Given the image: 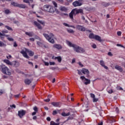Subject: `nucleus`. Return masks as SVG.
I'll return each mask as SVG.
<instances>
[{"label": "nucleus", "mask_w": 125, "mask_h": 125, "mask_svg": "<svg viewBox=\"0 0 125 125\" xmlns=\"http://www.w3.org/2000/svg\"><path fill=\"white\" fill-rule=\"evenodd\" d=\"M43 36H44V38L46 39L47 41L49 42L50 43H55V41H54V39H53L52 38L54 37V35L52 33H50L49 35L43 33Z\"/></svg>", "instance_id": "obj_1"}, {"label": "nucleus", "mask_w": 125, "mask_h": 125, "mask_svg": "<svg viewBox=\"0 0 125 125\" xmlns=\"http://www.w3.org/2000/svg\"><path fill=\"white\" fill-rule=\"evenodd\" d=\"M21 54H22L25 58H26L27 59H29V56H28V54L27 53H28L29 56H32V51H29V49H27L26 48H24L23 50H22L21 51Z\"/></svg>", "instance_id": "obj_2"}, {"label": "nucleus", "mask_w": 125, "mask_h": 125, "mask_svg": "<svg viewBox=\"0 0 125 125\" xmlns=\"http://www.w3.org/2000/svg\"><path fill=\"white\" fill-rule=\"evenodd\" d=\"M0 69H1V72L2 73H3V74H4L5 75H7L8 76H10V75H11V72H10V70H9L7 67L3 65L2 63L0 65Z\"/></svg>", "instance_id": "obj_3"}, {"label": "nucleus", "mask_w": 125, "mask_h": 125, "mask_svg": "<svg viewBox=\"0 0 125 125\" xmlns=\"http://www.w3.org/2000/svg\"><path fill=\"white\" fill-rule=\"evenodd\" d=\"M74 50L76 51V52H77L78 53H83L85 50H84V49L75 45Z\"/></svg>", "instance_id": "obj_4"}, {"label": "nucleus", "mask_w": 125, "mask_h": 125, "mask_svg": "<svg viewBox=\"0 0 125 125\" xmlns=\"http://www.w3.org/2000/svg\"><path fill=\"white\" fill-rule=\"evenodd\" d=\"M77 12H78L77 9H74L69 13V17L71 20H74V15L76 16L78 14Z\"/></svg>", "instance_id": "obj_5"}, {"label": "nucleus", "mask_w": 125, "mask_h": 125, "mask_svg": "<svg viewBox=\"0 0 125 125\" xmlns=\"http://www.w3.org/2000/svg\"><path fill=\"white\" fill-rule=\"evenodd\" d=\"M25 115H26V110L21 109L18 111V116H19L21 119H22Z\"/></svg>", "instance_id": "obj_6"}, {"label": "nucleus", "mask_w": 125, "mask_h": 125, "mask_svg": "<svg viewBox=\"0 0 125 125\" xmlns=\"http://www.w3.org/2000/svg\"><path fill=\"white\" fill-rule=\"evenodd\" d=\"M76 28L77 30H79V31H81V32H85V27L82 25H77L76 26Z\"/></svg>", "instance_id": "obj_7"}, {"label": "nucleus", "mask_w": 125, "mask_h": 125, "mask_svg": "<svg viewBox=\"0 0 125 125\" xmlns=\"http://www.w3.org/2000/svg\"><path fill=\"white\" fill-rule=\"evenodd\" d=\"M73 6L77 7V6H82L83 5V2L79 1H75L72 3Z\"/></svg>", "instance_id": "obj_8"}, {"label": "nucleus", "mask_w": 125, "mask_h": 125, "mask_svg": "<svg viewBox=\"0 0 125 125\" xmlns=\"http://www.w3.org/2000/svg\"><path fill=\"white\" fill-rule=\"evenodd\" d=\"M115 69H116V70H117L118 71H119L120 73H123V72H124V69H123V67L119 65H115Z\"/></svg>", "instance_id": "obj_9"}, {"label": "nucleus", "mask_w": 125, "mask_h": 125, "mask_svg": "<svg viewBox=\"0 0 125 125\" xmlns=\"http://www.w3.org/2000/svg\"><path fill=\"white\" fill-rule=\"evenodd\" d=\"M53 47L54 48H56L57 49H58L59 50H60L62 48V46L59 44H55L53 45Z\"/></svg>", "instance_id": "obj_10"}, {"label": "nucleus", "mask_w": 125, "mask_h": 125, "mask_svg": "<svg viewBox=\"0 0 125 125\" xmlns=\"http://www.w3.org/2000/svg\"><path fill=\"white\" fill-rule=\"evenodd\" d=\"M56 11V9L51 6H50L49 10H48V12L50 13H54Z\"/></svg>", "instance_id": "obj_11"}, {"label": "nucleus", "mask_w": 125, "mask_h": 125, "mask_svg": "<svg viewBox=\"0 0 125 125\" xmlns=\"http://www.w3.org/2000/svg\"><path fill=\"white\" fill-rule=\"evenodd\" d=\"M34 24L35 26H36V27L38 28V29L40 30H42V25H41L40 23H38V22L34 21Z\"/></svg>", "instance_id": "obj_12"}, {"label": "nucleus", "mask_w": 125, "mask_h": 125, "mask_svg": "<svg viewBox=\"0 0 125 125\" xmlns=\"http://www.w3.org/2000/svg\"><path fill=\"white\" fill-rule=\"evenodd\" d=\"M33 110L35 111L34 112H32V116H35L39 112V110L38 109V107L37 106H35L33 107Z\"/></svg>", "instance_id": "obj_13"}, {"label": "nucleus", "mask_w": 125, "mask_h": 125, "mask_svg": "<svg viewBox=\"0 0 125 125\" xmlns=\"http://www.w3.org/2000/svg\"><path fill=\"white\" fill-rule=\"evenodd\" d=\"M8 65H10V66H13V67H18L19 66V63H7Z\"/></svg>", "instance_id": "obj_14"}, {"label": "nucleus", "mask_w": 125, "mask_h": 125, "mask_svg": "<svg viewBox=\"0 0 125 125\" xmlns=\"http://www.w3.org/2000/svg\"><path fill=\"white\" fill-rule=\"evenodd\" d=\"M51 104L54 106V107H60V104L58 102H52Z\"/></svg>", "instance_id": "obj_15"}, {"label": "nucleus", "mask_w": 125, "mask_h": 125, "mask_svg": "<svg viewBox=\"0 0 125 125\" xmlns=\"http://www.w3.org/2000/svg\"><path fill=\"white\" fill-rule=\"evenodd\" d=\"M81 71L83 73V74L84 75H85V74H87V73H88L89 72L88 69H86V68H83L81 70Z\"/></svg>", "instance_id": "obj_16"}, {"label": "nucleus", "mask_w": 125, "mask_h": 125, "mask_svg": "<svg viewBox=\"0 0 125 125\" xmlns=\"http://www.w3.org/2000/svg\"><path fill=\"white\" fill-rule=\"evenodd\" d=\"M94 39L96 41H98V42H102V39H101V37H100V36L98 35H95Z\"/></svg>", "instance_id": "obj_17"}, {"label": "nucleus", "mask_w": 125, "mask_h": 125, "mask_svg": "<svg viewBox=\"0 0 125 125\" xmlns=\"http://www.w3.org/2000/svg\"><path fill=\"white\" fill-rule=\"evenodd\" d=\"M50 7V5H45L43 6V9H44V11H47L48 12Z\"/></svg>", "instance_id": "obj_18"}, {"label": "nucleus", "mask_w": 125, "mask_h": 125, "mask_svg": "<svg viewBox=\"0 0 125 125\" xmlns=\"http://www.w3.org/2000/svg\"><path fill=\"white\" fill-rule=\"evenodd\" d=\"M68 9L65 7H60V11H64V12H66Z\"/></svg>", "instance_id": "obj_19"}, {"label": "nucleus", "mask_w": 125, "mask_h": 125, "mask_svg": "<svg viewBox=\"0 0 125 125\" xmlns=\"http://www.w3.org/2000/svg\"><path fill=\"white\" fill-rule=\"evenodd\" d=\"M63 25H64L65 27H70V28H73V29H76V27H75V26L74 25H70L66 23H64Z\"/></svg>", "instance_id": "obj_20"}, {"label": "nucleus", "mask_w": 125, "mask_h": 125, "mask_svg": "<svg viewBox=\"0 0 125 125\" xmlns=\"http://www.w3.org/2000/svg\"><path fill=\"white\" fill-rule=\"evenodd\" d=\"M67 43L69 45V46H71V47H73L74 48L75 46H76V44H74L72 43L71 42L67 41Z\"/></svg>", "instance_id": "obj_21"}, {"label": "nucleus", "mask_w": 125, "mask_h": 125, "mask_svg": "<svg viewBox=\"0 0 125 125\" xmlns=\"http://www.w3.org/2000/svg\"><path fill=\"white\" fill-rule=\"evenodd\" d=\"M77 13L79 14V13H81L82 15L83 14V10L82 9H77Z\"/></svg>", "instance_id": "obj_22"}, {"label": "nucleus", "mask_w": 125, "mask_h": 125, "mask_svg": "<svg viewBox=\"0 0 125 125\" xmlns=\"http://www.w3.org/2000/svg\"><path fill=\"white\" fill-rule=\"evenodd\" d=\"M6 44L3 43V42H1L0 41V47H6Z\"/></svg>", "instance_id": "obj_23"}, {"label": "nucleus", "mask_w": 125, "mask_h": 125, "mask_svg": "<svg viewBox=\"0 0 125 125\" xmlns=\"http://www.w3.org/2000/svg\"><path fill=\"white\" fill-rule=\"evenodd\" d=\"M24 83L25 84H29L32 83V82H31V80L29 79H25L24 81Z\"/></svg>", "instance_id": "obj_24"}, {"label": "nucleus", "mask_w": 125, "mask_h": 125, "mask_svg": "<svg viewBox=\"0 0 125 125\" xmlns=\"http://www.w3.org/2000/svg\"><path fill=\"white\" fill-rule=\"evenodd\" d=\"M55 60H57L58 62H60L61 61H62V58L61 57H56L55 58Z\"/></svg>", "instance_id": "obj_25"}, {"label": "nucleus", "mask_w": 125, "mask_h": 125, "mask_svg": "<svg viewBox=\"0 0 125 125\" xmlns=\"http://www.w3.org/2000/svg\"><path fill=\"white\" fill-rule=\"evenodd\" d=\"M62 116L63 117H67L68 116H70V112H68L67 113H66L65 112H62Z\"/></svg>", "instance_id": "obj_26"}, {"label": "nucleus", "mask_w": 125, "mask_h": 125, "mask_svg": "<svg viewBox=\"0 0 125 125\" xmlns=\"http://www.w3.org/2000/svg\"><path fill=\"white\" fill-rule=\"evenodd\" d=\"M86 82L84 83V84L87 85V84H89L90 83V80L85 79Z\"/></svg>", "instance_id": "obj_27"}, {"label": "nucleus", "mask_w": 125, "mask_h": 125, "mask_svg": "<svg viewBox=\"0 0 125 125\" xmlns=\"http://www.w3.org/2000/svg\"><path fill=\"white\" fill-rule=\"evenodd\" d=\"M18 7L20 8H26V5L19 4Z\"/></svg>", "instance_id": "obj_28"}, {"label": "nucleus", "mask_w": 125, "mask_h": 125, "mask_svg": "<svg viewBox=\"0 0 125 125\" xmlns=\"http://www.w3.org/2000/svg\"><path fill=\"white\" fill-rule=\"evenodd\" d=\"M38 21L39 23H40V24H42V25L43 26L45 25V22H44V21H41L39 20H38Z\"/></svg>", "instance_id": "obj_29"}, {"label": "nucleus", "mask_w": 125, "mask_h": 125, "mask_svg": "<svg viewBox=\"0 0 125 125\" xmlns=\"http://www.w3.org/2000/svg\"><path fill=\"white\" fill-rule=\"evenodd\" d=\"M89 39H95V35L93 33H90L89 35Z\"/></svg>", "instance_id": "obj_30"}, {"label": "nucleus", "mask_w": 125, "mask_h": 125, "mask_svg": "<svg viewBox=\"0 0 125 125\" xmlns=\"http://www.w3.org/2000/svg\"><path fill=\"white\" fill-rule=\"evenodd\" d=\"M66 30L68 32V33H69V34H74V33H75V31L73 30V29H67Z\"/></svg>", "instance_id": "obj_31"}, {"label": "nucleus", "mask_w": 125, "mask_h": 125, "mask_svg": "<svg viewBox=\"0 0 125 125\" xmlns=\"http://www.w3.org/2000/svg\"><path fill=\"white\" fill-rule=\"evenodd\" d=\"M32 37H35V39L36 40H39V41H42V39H41L40 37H39V36H36V35H34L32 34Z\"/></svg>", "instance_id": "obj_32"}, {"label": "nucleus", "mask_w": 125, "mask_h": 125, "mask_svg": "<svg viewBox=\"0 0 125 125\" xmlns=\"http://www.w3.org/2000/svg\"><path fill=\"white\" fill-rule=\"evenodd\" d=\"M12 5H13L14 6H16L17 7H18L19 4L18 3H16L15 2H12L11 3Z\"/></svg>", "instance_id": "obj_33"}, {"label": "nucleus", "mask_w": 125, "mask_h": 125, "mask_svg": "<svg viewBox=\"0 0 125 125\" xmlns=\"http://www.w3.org/2000/svg\"><path fill=\"white\" fill-rule=\"evenodd\" d=\"M101 66H102V67H104V69H105V70H108V67H107V66L105 65V63H101Z\"/></svg>", "instance_id": "obj_34"}, {"label": "nucleus", "mask_w": 125, "mask_h": 125, "mask_svg": "<svg viewBox=\"0 0 125 125\" xmlns=\"http://www.w3.org/2000/svg\"><path fill=\"white\" fill-rule=\"evenodd\" d=\"M60 125V123H55V122H53V121H51L50 122V125Z\"/></svg>", "instance_id": "obj_35"}, {"label": "nucleus", "mask_w": 125, "mask_h": 125, "mask_svg": "<svg viewBox=\"0 0 125 125\" xmlns=\"http://www.w3.org/2000/svg\"><path fill=\"white\" fill-rule=\"evenodd\" d=\"M5 28H6V29H7V30H8L9 31H13L12 28L9 27L8 25L5 26Z\"/></svg>", "instance_id": "obj_36"}, {"label": "nucleus", "mask_w": 125, "mask_h": 125, "mask_svg": "<svg viewBox=\"0 0 125 125\" xmlns=\"http://www.w3.org/2000/svg\"><path fill=\"white\" fill-rule=\"evenodd\" d=\"M37 44L39 45V46H41V47L43 46V44L40 42H37Z\"/></svg>", "instance_id": "obj_37"}, {"label": "nucleus", "mask_w": 125, "mask_h": 125, "mask_svg": "<svg viewBox=\"0 0 125 125\" xmlns=\"http://www.w3.org/2000/svg\"><path fill=\"white\" fill-rule=\"evenodd\" d=\"M95 9L92 7H90L88 8V11H92V10H94Z\"/></svg>", "instance_id": "obj_38"}, {"label": "nucleus", "mask_w": 125, "mask_h": 125, "mask_svg": "<svg viewBox=\"0 0 125 125\" xmlns=\"http://www.w3.org/2000/svg\"><path fill=\"white\" fill-rule=\"evenodd\" d=\"M74 118L73 117H68L65 122H68V121H70V120H73Z\"/></svg>", "instance_id": "obj_39"}, {"label": "nucleus", "mask_w": 125, "mask_h": 125, "mask_svg": "<svg viewBox=\"0 0 125 125\" xmlns=\"http://www.w3.org/2000/svg\"><path fill=\"white\" fill-rule=\"evenodd\" d=\"M10 107L11 108V109H15V108H16V105H15V104L10 105Z\"/></svg>", "instance_id": "obj_40"}, {"label": "nucleus", "mask_w": 125, "mask_h": 125, "mask_svg": "<svg viewBox=\"0 0 125 125\" xmlns=\"http://www.w3.org/2000/svg\"><path fill=\"white\" fill-rule=\"evenodd\" d=\"M25 34L27 36H29V37H32V33L30 32H25Z\"/></svg>", "instance_id": "obj_41"}, {"label": "nucleus", "mask_w": 125, "mask_h": 125, "mask_svg": "<svg viewBox=\"0 0 125 125\" xmlns=\"http://www.w3.org/2000/svg\"><path fill=\"white\" fill-rule=\"evenodd\" d=\"M7 40L8 41H9V42H13V41H14V39H13V38H9V37L7 38Z\"/></svg>", "instance_id": "obj_42"}, {"label": "nucleus", "mask_w": 125, "mask_h": 125, "mask_svg": "<svg viewBox=\"0 0 125 125\" xmlns=\"http://www.w3.org/2000/svg\"><path fill=\"white\" fill-rule=\"evenodd\" d=\"M53 4L54 5L55 7H57V3H56V2L55 1H53Z\"/></svg>", "instance_id": "obj_43"}, {"label": "nucleus", "mask_w": 125, "mask_h": 125, "mask_svg": "<svg viewBox=\"0 0 125 125\" xmlns=\"http://www.w3.org/2000/svg\"><path fill=\"white\" fill-rule=\"evenodd\" d=\"M14 47H17V46H18V45L17 44V43H16V42H14V45H13Z\"/></svg>", "instance_id": "obj_44"}, {"label": "nucleus", "mask_w": 125, "mask_h": 125, "mask_svg": "<svg viewBox=\"0 0 125 125\" xmlns=\"http://www.w3.org/2000/svg\"><path fill=\"white\" fill-rule=\"evenodd\" d=\"M93 99V102H97L98 101V99H96V98H95V97H94Z\"/></svg>", "instance_id": "obj_45"}, {"label": "nucleus", "mask_w": 125, "mask_h": 125, "mask_svg": "<svg viewBox=\"0 0 125 125\" xmlns=\"http://www.w3.org/2000/svg\"><path fill=\"white\" fill-rule=\"evenodd\" d=\"M14 97H15V98H19V97H20V94L15 95Z\"/></svg>", "instance_id": "obj_46"}, {"label": "nucleus", "mask_w": 125, "mask_h": 125, "mask_svg": "<svg viewBox=\"0 0 125 125\" xmlns=\"http://www.w3.org/2000/svg\"><path fill=\"white\" fill-rule=\"evenodd\" d=\"M10 12V11H9V10H5V13L6 14H9V13Z\"/></svg>", "instance_id": "obj_47"}, {"label": "nucleus", "mask_w": 125, "mask_h": 125, "mask_svg": "<svg viewBox=\"0 0 125 125\" xmlns=\"http://www.w3.org/2000/svg\"><path fill=\"white\" fill-rule=\"evenodd\" d=\"M33 120H34V121H37V119H38V117H37V116H33V117L32 118Z\"/></svg>", "instance_id": "obj_48"}, {"label": "nucleus", "mask_w": 125, "mask_h": 125, "mask_svg": "<svg viewBox=\"0 0 125 125\" xmlns=\"http://www.w3.org/2000/svg\"><path fill=\"white\" fill-rule=\"evenodd\" d=\"M44 101L45 102H49V101H50V99L48 98V99H45V100H44Z\"/></svg>", "instance_id": "obj_49"}, {"label": "nucleus", "mask_w": 125, "mask_h": 125, "mask_svg": "<svg viewBox=\"0 0 125 125\" xmlns=\"http://www.w3.org/2000/svg\"><path fill=\"white\" fill-rule=\"evenodd\" d=\"M3 62H4V63H10V62L8 60H4Z\"/></svg>", "instance_id": "obj_50"}, {"label": "nucleus", "mask_w": 125, "mask_h": 125, "mask_svg": "<svg viewBox=\"0 0 125 125\" xmlns=\"http://www.w3.org/2000/svg\"><path fill=\"white\" fill-rule=\"evenodd\" d=\"M57 68V67H51L50 69H51V70H56Z\"/></svg>", "instance_id": "obj_51"}, {"label": "nucleus", "mask_w": 125, "mask_h": 125, "mask_svg": "<svg viewBox=\"0 0 125 125\" xmlns=\"http://www.w3.org/2000/svg\"><path fill=\"white\" fill-rule=\"evenodd\" d=\"M53 115L54 116L55 115H57V111L56 110H54L53 111Z\"/></svg>", "instance_id": "obj_52"}, {"label": "nucleus", "mask_w": 125, "mask_h": 125, "mask_svg": "<svg viewBox=\"0 0 125 125\" xmlns=\"http://www.w3.org/2000/svg\"><path fill=\"white\" fill-rule=\"evenodd\" d=\"M90 96L92 98H94V97H95V95H94L93 93H91Z\"/></svg>", "instance_id": "obj_53"}, {"label": "nucleus", "mask_w": 125, "mask_h": 125, "mask_svg": "<svg viewBox=\"0 0 125 125\" xmlns=\"http://www.w3.org/2000/svg\"><path fill=\"white\" fill-rule=\"evenodd\" d=\"M23 2H25V3H30V1L29 0H23Z\"/></svg>", "instance_id": "obj_54"}, {"label": "nucleus", "mask_w": 125, "mask_h": 125, "mask_svg": "<svg viewBox=\"0 0 125 125\" xmlns=\"http://www.w3.org/2000/svg\"><path fill=\"white\" fill-rule=\"evenodd\" d=\"M42 47H44V48H47V49L49 48V47H48V45H44V44H43Z\"/></svg>", "instance_id": "obj_55"}, {"label": "nucleus", "mask_w": 125, "mask_h": 125, "mask_svg": "<svg viewBox=\"0 0 125 125\" xmlns=\"http://www.w3.org/2000/svg\"><path fill=\"white\" fill-rule=\"evenodd\" d=\"M4 93V90H0V95H1V94Z\"/></svg>", "instance_id": "obj_56"}, {"label": "nucleus", "mask_w": 125, "mask_h": 125, "mask_svg": "<svg viewBox=\"0 0 125 125\" xmlns=\"http://www.w3.org/2000/svg\"><path fill=\"white\" fill-rule=\"evenodd\" d=\"M77 71L78 72V75H83L82 71H80L79 70H77Z\"/></svg>", "instance_id": "obj_57"}, {"label": "nucleus", "mask_w": 125, "mask_h": 125, "mask_svg": "<svg viewBox=\"0 0 125 125\" xmlns=\"http://www.w3.org/2000/svg\"><path fill=\"white\" fill-rule=\"evenodd\" d=\"M92 47H93V48H96L97 46H96V44L93 43L92 45Z\"/></svg>", "instance_id": "obj_58"}, {"label": "nucleus", "mask_w": 125, "mask_h": 125, "mask_svg": "<svg viewBox=\"0 0 125 125\" xmlns=\"http://www.w3.org/2000/svg\"><path fill=\"white\" fill-rule=\"evenodd\" d=\"M107 54L108 56H113V54H112V52H109Z\"/></svg>", "instance_id": "obj_59"}, {"label": "nucleus", "mask_w": 125, "mask_h": 125, "mask_svg": "<svg viewBox=\"0 0 125 125\" xmlns=\"http://www.w3.org/2000/svg\"><path fill=\"white\" fill-rule=\"evenodd\" d=\"M80 79H81V80H85V79H86V78H85V77H84V76H81L80 77Z\"/></svg>", "instance_id": "obj_60"}, {"label": "nucleus", "mask_w": 125, "mask_h": 125, "mask_svg": "<svg viewBox=\"0 0 125 125\" xmlns=\"http://www.w3.org/2000/svg\"><path fill=\"white\" fill-rule=\"evenodd\" d=\"M46 120L48 122H50V121H51V119L49 117H47Z\"/></svg>", "instance_id": "obj_61"}, {"label": "nucleus", "mask_w": 125, "mask_h": 125, "mask_svg": "<svg viewBox=\"0 0 125 125\" xmlns=\"http://www.w3.org/2000/svg\"><path fill=\"white\" fill-rule=\"evenodd\" d=\"M117 35H118V36H121L122 35V32L118 31L117 32Z\"/></svg>", "instance_id": "obj_62"}, {"label": "nucleus", "mask_w": 125, "mask_h": 125, "mask_svg": "<svg viewBox=\"0 0 125 125\" xmlns=\"http://www.w3.org/2000/svg\"><path fill=\"white\" fill-rule=\"evenodd\" d=\"M108 93L111 94V93H113V91L112 89H110V90H108Z\"/></svg>", "instance_id": "obj_63"}, {"label": "nucleus", "mask_w": 125, "mask_h": 125, "mask_svg": "<svg viewBox=\"0 0 125 125\" xmlns=\"http://www.w3.org/2000/svg\"><path fill=\"white\" fill-rule=\"evenodd\" d=\"M98 125H103V122H101L98 124Z\"/></svg>", "instance_id": "obj_64"}]
</instances>
